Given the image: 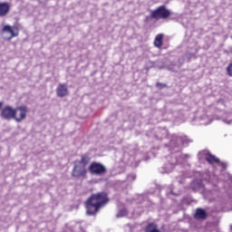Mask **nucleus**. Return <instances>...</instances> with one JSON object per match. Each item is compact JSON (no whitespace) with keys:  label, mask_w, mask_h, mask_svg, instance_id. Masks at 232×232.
Returning <instances> with one entry per match:
<instances>
[{"label":"nucleus","mask_w":232,"mask_h":232,"mask_svg":"<svg viewBox=\"0 0 232 232\" xmlns=\"http://www.w3.org/2000/svg\"><path fill=\"white\" fill-rule=\"evenodd\" d=\"M108 202H110V198L105 191L92 194L85 201L87 215H96Z\"/></svg>","instance_id":"obj_1"},{"label":"nucleus","mask_w":232,"mask_h":232,"mask_svg":"<svg viewBox=\"0 0 232 232\" xmlns=\"http://www.w3.org/2000/svg\"><path fill=\"white\" fill-rule=\"evenodd\" d=\"M92 160V157L90 154L85 153L81 156L80 160H76L73 161V168L72 170V177L74 179H86L88 177V165Z\"/></svg>","instance_id":"obj_2"},{"label":"nucleus","mask_w":232,"mask_h":232,"mask_svg":"<svg viewBox=\"0 0 232 232\" xmlns=\"http://www.w3.org/2000/svg\"><path fill=\"white\" fill-rule=\"evenodd\" d=\"M171 15V11L167 9L166 5H160L156 9L150 11V19L160 21V19H168Z\"/></svg>","instance_id":"obj_3"},{"label":"nucleus","mask_w":232,"mask_h":232,"mask_svg":"<svg viewBox=\"0 0 232 232\" xmlns=\"http://www.w3.org/2000/svg\"><path fill=\"white\" fill-rule=\"evenodd\" d=\"M89 172L91 175H96L98 177H102V175H106L108 169H106V166L101 162L92 161L89 168Z\"/></svg>","instance_id":"obj_4"},{"label":"nucleus","mask_w":232,"mask_h":232,"mask_svg":"<svg viewBox=\"0 0 232 232\" xmlns=\"http://www.w3.org/2000/svg\"><path fill=\"white\" fill-rule=\"evenodd\" d=\"M2 35L5 41H12L14 37H19V28L6 24L2 28Z\"/></svg>","instance_id":"obj_5"},{"label":"nucleus","mask_w":232,"mask_h":232,"mask_svg":"<svg viewBox=\"0 0 232 232\" xmlns=\"http://www.w3.org/2000/svg\"><path fill=\"white\" fill-rule=\"evenodd\" d=\"M14 111H16V112H14V120L16 122H21V121L26 119V113H28V107H26V105L16 107Z\"/></svg>","instance_id":"obj_6"},{"label":"nucleus","mask_w":232,"mask_h":232,"mask_svg":"<svg viewBox=\"0 0 232 232\" xmlns=\"http://www.w3.org/2000/svg\"><path fill=\"white\" fill-rule=\"evenodd\" d=\"M15 113V109L12 108L11 106H5L1 111V117L6 121H10V119L14 120Z\"/></svg>","instance_id":"obj_7"},{"label":"nucleus","mask_w":232,"mask_h":232,"mask_svg":"<svg viewBox=\"0 0 232 232\" xmlns=\"http://www.w3.org/2000/svg\"><path fill=\"white\" fill-rule=\"evenodd\" d=\"M56 95L57 97H66L68 95V86L64 83H59L56 88Z\"/></svg>","instance_id":"obj_8"},{"label":"nucleus","mask_w":232,"mask_h":232,"mask_svg":"<svg viewBox=\"0 0 232 232\" xmlns=\"http://www.w3.org/2000/svg\"><path fill=\"white\" fill-rule=\"evenodd\" d=\"M10 14V5L8 2H0V17H6Z\"/></svg>","instance_id":"obj_9"},{"label":"nucleus","mask_w":232,"mask_h":232,"mask_svg":"<svg viewBox=\"0 0 232 232\" xmlns=\"http://www.w3.org/2000/svg\"><path fill=\"white\" fill-rule=\"evenodd\" d=\"M194 218H196V220H206V218H208V212H206L204 208H198L196 209Z\"/></svg>","instance_id":"obj_10"},{"label":"nucleus","mask_w":232,"mask_h":232,"mask_svg":"<svg viewBox=\"0 0 232 232\" xmlns=\"http://www.w3.org/2000/svg\"><path fill=\"white\" fill-rule=\"evenodd\" d=\"M205 160H207L208 164H220V160L217 158V156L211 154V152L205 154Z\"/></svg>","instance_id":"obj_11"},{"label":"nucleus","mask_w":232,"mask_h":232,"mask_svg":"<svg viewBox=\"0 0 232 232\" xmlns=\"http://www.w3.org/2000/svg\"><path fill=\"white\" fill-rule=\"evenodd\" d=\"M163 41H164V34H159L156 35L153 44L156 48H162V44H164Z\"/></svg>","instance_id":"obj_12"},{"label":"nucleus","mask_w":232,"mask_h":232,"mask_svg":"<svg viewBox=\"0 0 232 232\" xmlns=\"http://www.w3.org/2000/svg\"><path fill=\"white\" fill-rule=\"evenodd\" d=\"M227 72L229 77H232V63H229L227 67Z\"/></svg>","instance_id":"obj_13"},{"label":"nucleus","mask_w":232,"mask_h":232,"mask_svg":"<svg viewBox=\"0 0 232 232\" xmlns=\"http://www.w3.org/2000/svg\"><path fill=\"white\" fill-rule=\"evenodd\" d=\"M156 87L160 88V90H162V88H168V84L167 83H161V82H157L156 83Z\"/></svg>","instance_id":"obj_14"},{"label":"nucleus","mask_w":232,"mask_h":232,"mask_svg":"<svg viewBox=\"0 0 232 232\" xmlns=\"http://www.w3.org/2000/svg\"><path fill=\"white\" fill-rule=\"evenodd\" d=\"M218 166H221V168H223L224 169H226V163L220 162V160H219V163H218Z\"/></svg>","instance_id":"obj_15"},{"label":"nucleus","mask_w":232,"mask_h":232,"mask_svg":"<svg viewBox=\"0 0 232 232\" xmlns=\"http://www.w3.org/2000/svg\"><path fill=\"white\" fill-rule=\"evenodd\" d=\"M3 108V102H0V109Z\"/></svg>","instance_id":"obj_16"}]
</instances>
